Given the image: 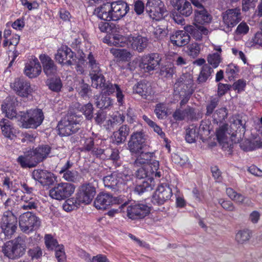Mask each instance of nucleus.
<instances>
[{"mask_svg": "<svg viewBox=\"0 0 262 262\" xmlns=\"http://www.w3.org/2000/svg\"><path fill=\"white\" fill-rule=\"evenodd\" d=\"M241 148L244 151H251L262 147V141L260 140L251 142L249 140L243 141L239 144Z\"/></svg>", "mask_w": 262, "mask_h": 262, "instance_id": "nucleus-43", "label": "nucleus"}, {"mask_svg": "<svg viewBox=\"0 0 262 262\" xmlns=\"http://www.w3.org/2000/svg\"><path fill=\"white\" fill-rule=\"evenodd\" d=\"M55 256L58 262H66V255L64 250V247L60 245L55 249Z\"/></svg>", "mask_w": 262, "mask_h": 262, "instance_id": "nucleus-62", "label": "nucleus"}, {"mask_svg": "<svg viewBox=\"0 0 262 262\" xmlns=\"http://www.w3.org/2000/svg\"><path fill=\"white\" fill-rule=\"evenodd\" d=\"M173 87L174 92L180 95L192 94L194 91L192 76L187 73L183 74L177 79Z\"/></svg>", "mask_w": 262, "mask_h": 262, "instance_id": "nucleus-11", "label": "nucleus"}, {"mask_svg": "<svg viewBox=\"0 0 262 262\" xmlns=\"http://www.w3.org/2000/svg\"><path fill=\"white\" fill-rule=\"evenodd\" d=\"M82 203L79 201V199L77 198H71L67 200L62 205V208L64 210L69 212L77 209L80 203Z\"/></svg>", "mask_w": 262, "mask_h": 262, "instance_id": "nucleus-46", "label": "nucleus"}, {"mask_svg": "<svg viewBox=\"0 0 262 262\" xmlns=\"http://www.w3.org/2000/svg\"><path fill=\"white\" fill-rule=\"evenodd\" d=\"M94 14L97 15L101 19L106 21H113V18L112 16L111 5L109 3L104 4L96 8L94 10Z\"/></svg>", "mask_w": 262, "mask_h": 262, "instance_id": "nucleus-34", "label": "nucleus"}, {"mask_svg": "<svg viewBox=\"0 0 262 262\" xmlns=\"http://www.w3.org/2000/svg\"><path fill=\"white\" fill-rule=\"evenodd\" d=\"M226 193L231 200L239 204H244L247 206L252 205V202L249 198L243 195L241 193H237L231 188L226 189Z\"/></svg>", "mask_w": 262, "mask_h": 262, "instance_id": "nucleus-35", "label": "nucleus"}, {"mask_svg": "<svg viewBox=\"0 0 262 262\" xmlns=\"http://www.w3.org/2000/svg\"><path fill=\"white\" fill-rule=\"evenodd\" d=\"M112 99L106 96L101 95L95 97V104L100 109L108 108L112 105Z\"/></svg>", "mask_w": 262, "mask_h": 262, "instance_id": "nucleus-41", "label": "nucleus"}, {"mask_svg": "<svg viewBox=\"0 0 262 262\" xmlns=\"http://www.w3.org/2000/svg\"><path fill=\"white\" fill-rule=\"evenodd\" d=\"M32 176L35 181H38L42 186L51 185L55 180V177L53 173L40 169L34 170Z\"/></svg>", "mask_w": 262, "mask_h": 262, "instance_id": "nucleus-22", "label": "nucleus"}, {"mask_svg": "<svg viewBox=\"0 0 262 262\" xmlns=\"http://www.w3.org/2000/svg\"><path fill=\"white\" fill-rule=\"evenodd\" d=\"M134 176L128 173V170L123 167L122 169L114 171L103 179L105 187L117 191L122 184H127L133 180Z\"/></svg>", "mask_w": 262, "mask_h": 262, "instance_id": "nucleus-3", "label": "nucleus"}, {"mask_svg": "<svg viewBox=\"0 0 262 262\" xmlns=\"http://www.w3.org/2000/svg\"><path fill=\"white\" fill-rule=\"evenodd\" d=\"M146 138L142 131L134 132L128 141V149L132 154H137L146 146Z\"/></svg>", "mask_w": 262, "mask_h": 262, "instance_id": "nucleus-13", "label": "nucleus"}, {"mask_svg": "<svg viewBox=\"0 0 262 262\" xmlns=\"http://www.w3.org/2000/svg\"><path fill=\"white\" fill-rule=\"evenodd\" d=\"M93 105L90 103L84 105L81 108V111L83 113L86 119L89 120H92L93 118Z\"/></svg>", "mask_w": 262, "mask_h": 262, "instance_id": "nucleus-60", "label": "nucleus"}, {"mask_svg": "<svg viewBox=\"0 0 262 262\" xmlns=\"http://www.w3.org/2000/svg\"><path fill=\"white\" fill-rule=\"evenodd\" d=\"M162 170L159 168V162L154 160L151 162V166L146 168L145 166H141L135 173V177L139 179H144L135 186L134 191L138 194H142L145 192L152 190L155 186L154 178H160L162 176Z\"/></svg>", "mask_w": 262, "mask_h": 262, "instance_id": "nucleus-2", "label": "nucleus"}, {"mask_svg": "<svg viewBox=\"0 0 262 262\" xmlns=\"http://www.w3.org/2000/svg\"><path fill=\"white\" fill-rule=\"evenodd\" d=\"M130 42L134 50H136L138 52H142L147 47L148 39L146 37L138 35L130 37Z\"/></svg>", "mask_w": 262, "mask_h": 262, "instance_id": "nucleus-32", "label": "nucleus"}, {"mask_svg": "<svg viewBox=\"0 0 262 262\" xmlns=\"http://www.w3.org/2000/svg\"><path fill=\"white\" fill-rule=\"evenodd\" d=\"M199 9L195 10L194 16V23L202 25L204 24L209 23L212 19L211 15L204 8L201 3V6H196Z\"/></svg>", "mask_w": 262, "mask_h": 262, "instance_id": "nucleus-31", "label": "nucleus"}, {"mask_svg": "<svg viewBox=\"0 0 262 262\" xmlns=\"http://www.w3.org/2000/svg\"><path fill=\"white\" fill-rule=\"evenodd\" d=\"M11 86L16 93L21 97H27L33 91L30 82L23 78L15 79Z\"/></svg>", "mask_w": 262, "mask_h": 262, "instance_id": "nucleus-20", "label": "nucleus"}, {"mask_svg": "<svg viewBox=\"0 0 262 262\" xmlns=\"http://www.w3.org/2000/svg\"><path fill=\"white\" fill-rule=\"evenodd\" d=\"M145 11L150 18L159 21L167 15V11L161 0H147Z\"/></svg>", "mask_w": 262, "mask_h": 262, "instance_id": "nucleus-8", "label": "nucleus"}, {"mask_svg": "<svg viewBox=\"0 0 262 262\" xmlns=\"http://www.w3.org/2000/svg\"><path fill=\"white\" fill-rule=\"evenodd\" d=\"M138 154L135 161L132 163L134 167H138L148 164V167H149L151 166V162L156 160L154 159L155 157L154 152H143L141 150Z\"/></svg>", "mask_w": 262, "mask_h": 262, "instance_id": "nucleus-26", "label": "nucleus"}, {"mask_svg": "<svg viewBox=\"0 0 262 262\" xmlns=\"http://www.w3.org/2000/svg\"><path fill=\"white\" fill-rule=\"evenodd\" d=\"M23 203L21 208L24 210L36 209L38 207V200L35 196L24 195L21 196Z\"/></svg>", "mask_w": 262, "mask_h": 262, "instance_id": "nucleus-36", "label": "nucleus"}, {"mask_svg": "<svg viewBox=\"0 0 262 262\" xmlns=\"http://www.w3.org/2000/svg\"><path fill=\"white\" fill-rule=\"evenodd\" d=\"M51 149V148L50 146L42 145L31 151L33 158L35 160L37 165L47 159L50 153Z\"/></svg>", "mask_w": 262, "mask_h": 262, "instance_id": "nucleus-30", "label": "nucleus"}, {"mask_svg": "<svg viewBox=\"0 0 262 262\" xmlns=\"http://www.w3.org/2000/svg\"><path fill=\"white\" fill-rule=\"evenodd\" d=\"M230 126L233 130H235L236 133H239L244 135L246 130V120L238 116L234 119Z\"/></svg>", "mask_w": 262, "mask_h": 262, "instance_id": "nucleus-44", "label": "nucleus"}, {"mask_svg": "<svg viewBox=\"0 0 262 262\" xmlns=\"http://www.w3.org/2000/svg\"><path fill=\"white\" fill-rule=\"evenodd\" d=\"M129 133V127L126 125H122L118 130L113 133L112 136L113 143L118 145L123 143L126 140Z\"/></svg>", "mask_w": 262, "mask_h": 262, "instance_id": "nucleus-33", "label": "nucleus"}, {"mask_svg": "<svg viewBox=\"0 0 262 262\" xmlns=\"http://www.w3.org/2000/svg\"><path fill=\"white\" fill-rule=\"evenodd\" d=\"M119 200L108 193H99L94 201V206L98 209L105 210L111 205L118 204Z\"/></svg>", "mask_w": 262, "mask_h": 262, "instance_id": "nucleus-19", "label": "nucleus"}, {"mask_svg": "<svg viewBox=\"0 0 262 262\" xmlns=\"http://www.w3.org/2000/svg\"><path fill=\"white\" fill-rule=\"evenodd\" d=\"M62 177L64 180L73 183L78 182L81 178L79 172L74 169L68 170L62 173Z\"/></svg>", "mask_w": 262, "mask_h": 262, "instance_id": "nucleus-47", "label": "nucleus"}, {"mask_svg": "<svg viewBox=\"0 0 262 262\" xmlns=\"http://www.w3.org/2000/svg\"><path fill=\"white\" fill-rule=\"evenodd\" d=\"M26 249V243L21 237L8 241L3 247L2 251L5 256L10 259H15L21 257Z\"/></svg>", "mask_w": 262, "mask_h": 262, "instance_id": "nucleus-5", "label": "nucleus"}, {"mask_svg": "<svg viewBox=\"0 0 262 262\" xmlns=\"http://www.w3.org/2000/svg\"><path fill=\"white\" fill-rule=\"evenodd\" d=\"M190 35L186 30H178L170 36L171 42L175 46L181 47L188 43Z\"/></svg>", "mask_w": 262, "mask_h": 262, "instance_id": "nucleus-25", "label": "nucleus"}, {"mask_svg": "<svg viewBox=\"0 0 262 262\" xmlns=\"http://www.w3.org/2000/svg\"><path fill=\"white\" fill-rule=\"evenodd\" d=\"M111 53L120 60H127L130 56V53L125 49L113 48Z\"/></svg>", "mask_w": 262, "mask_h": 262, "instance_id": "nucleus-50", "label": "nucleus"}, {"mask_svg": "<svg viewBox=\"0 0 262 262\" xmlns=\"http://www.w3.org/2000/svg\"><path fill=\"white\" fill-rule=\"evenodd\" d=\"M39 59L43 72L48 77H54L57 74V67L50 57L46 54H41Z\"/></svg>", "mask_w": 262, "mask_h": 262, "instance_id": "nucleus-23", "label": "nucleus"}, {"mask_svg": "<svg viewBox=\"0 0 262 262\" xmlns=\"http://www.w3.org/2000/svg\"><path fill=\"white\" fill-rule=\"evenodd\" d=\"M26 249V243L21 237L8 241L3 247L2 251L5 256L10 259H15L21 257Z\"/></svg>", "mask_w": 262, "mask_h": 262, "instance_id": "nucleus-4", "label": "nucleus"}, {"mask_svg": "<svg viewBox=\"0 0 262 262\" xmlns=\"http://www.w3.org/2000/svg\"><path fill=\"white\" fill-rule=\"evenodd\" d=\"M75 53L70 48L63 46L57 50L55 59L60 64L72 66L75 62Z\"/></svg>", "mask_w": 262, "mask_h": 262, "instance_id": "nucleus-16", "label": "nucleus"}, {"mask_svg": "<svg viewBox=\"0 0 262 262\" xmlns=\"http://www.w3.org/2000/svg\"><path fill=\"white\" fill-rule=\"evenodd\" d=\"M172 195L171 188L166 184H162L156 189L152 195L151 202L158 206L164 204Z\"/></svg>", "mask_w": 262, "mask_h": 262, "instance_id": "nucleus-14", "label": "nucleus"}, {"mask_svg": "<svg viewBox=\"0 0 262 262\" xmlns=\"http://www.w3.org/2000/svg\"><path fill=\"white\" fill-rule=\"evenodd\" d=\"M87 64L89 68H90V76L92 81V86L97 89L104 91L105 93L108 95L115 93L119 105H123L124 95L123 94V90L120 85L118 84L112 83L109 81L106 82L105 77L100 68L99 63L91 52L89 53L87 57Z\"/></svg>", "mask_w": 262, "mask_h": 262, "instance_id": "nucleus-1", "label": "nucleus"}, {"mask_svg": "<svg viewBox=\"0 0 262 262\" xmlns=\"http://www.w3.org/2000/svg\"><path fill=\"white\" fill-rule=\"evenodd\" d=\"M75 186L69 183L61 182L57 184L49 191L50 196L57 200H63L70 197L74 192Z\"/></svg>", "mask_w": 262, "mask_h": 262, "instance_id": "nucleus-10", "label": "nucleus"}, {"mask_svg": "<svg viewBox=\"0 0 262 262\" xmlns=\"http://www.w3.org/2000/svg\"><path fill=\"white\" fill-rule=\"evenodd\" d=\"M81 117L75 114H68L58 123L57 127L61 136H69L80 129Z\"/></svg>", "mask_w": 262, "mask_h": 262, "instance_id": "nucleus-6", "label": "nucleus"}, {"mask_svg": "<svg viewBox=\"0 0 262 262\" xmlns=\"http://www.w3.org/2000/svg\"><path fill=\"white\" fill-rule=\"evenodd\" d=\"M188 34H190L196 40H200L202 35H207L208 30L203 26L193 23V25H187L184 28Z\"/></svg>", "mask_w": 262, "mask_h": 262, "instance_id": "nucleus-27", "label": "nucleus"}, {"mask_svg": "<svg viewBox=\"0 0 262 262\" xmlns=\"http://www.w3.org/2000/svg\"><path fill=\"white\" fill-rule=\"evenodd\" d=\"M222 58L219 53L210 54L207 57L208 63L212 66L213 68H217L222 61Z\"/></svg>", "mask_w": 262, "mask_h": 262, "instance_id": "nucleus-54", "label": "nucleus"}, {"mask_svg": "<svg viewBox=\"0 0 262 262\" xmlns=\"http://www.w3.org/2000/svg\"><path fill=\"white\" fill-rule=\"evenodd\" d=\"M198 136V131L196 127L191 126L186 129L185 140L187 142L192 143L195 142Z\"/></svg>", "mask_w": 262, "mask_h": 262, "instance_id": "nucleus-49", "label": "nucleus"}, {"mask_svg": "<svg viewBox=\"0 0 262 262\" xmlns=\"http://www.w3.org/2000/svg\"><path fill=\"white\" fill-rule=\"evenodd\" d=\"M161 60L157 53L147 54L141 58L139 66L144 72H150L158 68Z\"/></svg>", "mask_w": 262, "mask_h": 262, "instance_id": "nucleus-15", "label": "nucleus"}, {"mask_svg": "<svg viewBox=\"0 0 262 262\" xmlns=\"http://www.w3.org/2000/svg\"><path fill=\"white\" fill-rule=\"evenodd\" d=\"M106 158L110 159L114 161H117L120 158L119 150L117 149H106Z\"/></svg>", "mask_w": 262, "mask_h": 262, "instance_id": "nucleus-64", "label": "nucleus"}, {"mask_svg": "<svg viewBox=\"0 0 262 262\" xmlns=\"http://www.w3.org/2000/svg\"><path fill=\"white\" fill-rule=\"evenodd\" d=\"M219 103L218 98H211L208 103L206 105V112L205 115L210 116L213 115L215 108L217 107Z\"/></svg>", "mask_w": 262, "mask_h": 262, "instance_id": "nucleus-55", "label": "nucleus"}, {"mask_svg": "<svg viewBox=\"0 0 262 262\" xmlns=\"http://www.w3.org/2000/svg\"><path fill=\"white\" fill-rule=\"evenodd\" d=\"M17 163L23 168H32L37 165L36 162L33 156L32 153L30 154H25L19 156L16 159Z\"/></svg>", "mask_w": 262, "mask_h": 262, "instance_id": "nucleus-37", "label": "nucleus"}, {"mask_svg": "<svg viewBox=\"0 0 262 262\" xmlns=\"http://www.w3.org/2000/svg\"><path fill=\"white\" fill-rule=\"evenodd\" d=\"M41 72V67L36 58L27 63L24 69L25 74L30 78L37 77Z\"/></svg>", "mask_w": 262, "mask_h": 262, "instance_id": "nucleus-29", "label": "nucleus"}, {"mask_svg": "<svg viewBox=\"0 0 262 262\" xmlns=\"http://www.w3.org/2000/svg\"><path fill=\"white\" fill-rule=\"evenodd\" d=\"M45 243L46 247L49 250H55L57 246H60L57 240L53 237L51 234H46L45 236Z\"/></svg>", "mask_w": 262, "mask_h": 262, "instance_id": "nucleus-58", "label": "nucleus"}, {"mask_svg": "<svg viewBox=\"0 0 262 262\" xmlns=\"http://www.w3.org/2000/svg\"><path fill=\"white\" fill-rule=\"evenodd\" d=\"M200 50V45L198 43L194 42L187 46V52L190 56L195 58L199 55Z\"/></svg>", "mask_w": 262, "mask_h": 262, "instance_id": "nucleus-59", "label": "nucleus"}, {"mask_svg": "<svg viewBox=\"0 0 262 262\" xmlns=\"http://www.w3.org/2000/svg\"><path fill=\"white\" fill-rule=\"evenodd\" d=\"M149 212V207L143 204L133 203L127 208V215L132 220L142 219Z\"/></svg>", "mask_w": 262, "mask_h": 262, "instance_id": "nucleus-17", "label": "nucleus"}, {"mask_svg": "<svg viewBox=\"0 0 262 262\" xmlns=\"http://www.w3.org/2000/svg\"><path fill=\"white\" fill-rule=\"evenodd\" d=\"M17 217L12 211L8 210L5 212L2 218L1 228L6 237L11 238L17 228Z\"/></svg>", "mask_w": 262, "mask_h": 262, "instance_id": "nucleus-12", "label": "nucleus"}, {"mask_svg": "<svg viewBox=\"0 0 262 262\" xmlns=\"http://www.w3.org/2000/svg\"><path fill=\"white\" fill-rule=\"evenodd\" d=\"M252 236V232L249 229H243L237 232L235 235L236 241L240 244L247 243Z\"/></svg>", "mask_w": 262, "mask_h": 262, "instance_id": "nucleus-45", "label": "nucleus"}, {"mask_svg": "<svg viewBox=\"0 0 262 262\" xmlns=\"http://www.w3.org/2000/svg\"><path fill=\"white\" fill-rule=\"evenodd\" d=\"M178 11L182 15L189 16L192 12L191 5L186 0H182Z\"/></svg>", "mask_w": 262, "mask_h": 262, "instance_id": "nucleus-48", "label": "nucleus"}, {"mask_svg": "<svg viewBox=\"0 0 262 262\" xmlns=\"http://www.w3.org/2000/svg\"><path fill=\"white\" fill-rule=\"evenodd\" d=\"M155 113L159 119H163L166 117L167 112L166 107L163 103H158L156 105L155 109Z\"/></svg>", "mask_w": 262, "mask_h": 262, "instance_id": "nucleus-61", "label": "nucleus"}, {"mask_svg": "<svg viewBox=\"0 0 262 262\" xmlns=\"http://www.w3.org/2000/svg\"><path fill=\"white\" fill-rule=\"evenodd\" d=\"M44 119L43 112L40 109L30 110L21 115L20 121L26 128H36Z\"/></svg>", "mask_w": 262, "mask_h": 262, "instance_id": "nucleus-9", "label": "nucleus"}, {"mask_svg": "<svg viewBox=\"0 0 262 262\" xmlns=\"http://www.w3.org/2000/svg\"><path fill=\"white\" fill-rule=\"evenodd\" d=\"M40 224V219L30 211L24 213L19 217L20 229L26 233H29L38 229Z\"/></svg>", "mask_w": 262, "mask_h": 262, "instance_id": "nucleus-7", "label": "nucleus"}, {"mask_svg": "<svg viewBox=\"0 0 262 262\" xmlns=\"http://www.w3.org/2000/svg\"><path fill=\"white\" fill-rule=\"evenodd\" d=\"M126 37L121 35L115 34L110 38L109 43L116 47H124L126 45Z\"/></svg>", "mask_w": 262, "mask_h": 262, "instance_id": "nucleus-51", "label": "nucleus"}, {"mask_svg": "<svg viewBox=\"0 0 262 262\" xmlns=\"http://www.w3.org/2000/svg\"><path fill=\"white\" fill-rule=\"evenodd\" d=\"M96 194V188L91 183L84 184L79 188L77 197L82 203L89 204Z\"/></svg>", "mask_w": 262, "mask_h": 262, "instance_id": "nucleus-21", "label": "nucleus"}, {"mask_svg": "<svg viewBox=\"0 0 262 262\" xmlns=\"http://www.w3.org/2000/svg\"><path fill=\"white\" fill-rule=\"evenodd\" d=\"M125 116L122 115L114 116L107 120L104 124V128L108 131H111L119 124L124 122Z\"/></svg>", "mask_w": 262, "mask_h": 262, "instance_id": "nucleus-42", "label": "nucleus"}, {"mask_svg": "<svg viewBox=\"0 0 262 262\" xmlns=\"http://www.w3.org/2000/svg\"><path fill=\"white\" fill-rule=\"evenodd\" d=\"M0 126L3 135L11 140L13 139L15 130L12 125L10 121L6 119H3L0 121Z\"/></svg>", "mask_w": 262, "mask_h": 262, "instance_id": "nucleus-38", "label": "nucleus"}, {"mask_svg": "<svg viewBox=\"0 0 262 262\" xmlns=\"http://www.w3.org/2000/svg\"><path fill=\"white\" fill-rule=\"evenodd\" d=\"M45 82L49 89L54 92H59L62 87V83L60 78L56 76L48 78Z\"/></svg>", "mask_w": 262, "mask_h": 262, "instance_id": "nucleus-39", "label": "nucleus"}, {"mask_svg": "<svg viewBox=\"0 0 262 262\" xmlns=\"http://www.w3.org/2000/svg\"><path fill=\"white\" fill-rule=\"evenodd\" d=\"M168 30L166 26H157L154 31V35L157 39H161L168 34Z\"/></svg>", "mask_w": 262, "mask_h": 262, "instance_id": "nucleus-56", "label": "nucleus"}, {"mask_svg": "<svg viewBox=\"0 0 262 262\" xmlns=\"http://www.w3.org/2000/svg\"><path fill=\"white\" fill-rule=\"evenodd\" d=\"M110 5L113 21L121 19L126 15L129 10L128 5L123 1L113 2Z\"/></svg>", "mask_w": 262, "mask_h": 262, "instance_id": "nucleus-18", "label": "nucleus"}, {"mask_svg": "<svg viewBox=\"0 0 262 262\" xmlns=\"http://www.w3.org/2000/svg\"><path fill=\"white\" fill-rule=\"evenodd\" d=\"M213 69L208 64H204L201 68L196 82L198 84H202L207 81L213 73Z\"/></svg>", "mask_w": 262, "mask_h": 262, "instance_id": "nucleus-40", "label": "nucleus"}, {"mask_svg": "<svg viewBox=\"0 0 262 262\" xmlns=\"http://www.w3.org/2000/svg\"><path fill=\"white\" fill-rule=\"evenodd\" d=\"M3 186L7 188V190H10L14 192H16L18 188V184L16 180H12L8 177L4 178L3 180Z\"/></svg>", "mask_w": 262, "mask_h": 262, "instance_id": "nucleus-52", "label": "nucleus"}, {"mask_svg": "<svg viewBox=\"0 0 262 262\" xmlns=\"http://www.w3.org/2000/svg\"><path fill=\"white\" fill-rule=\"evenodd\" d=\"M241 19V10L238 8L228 9L223 14V21L228 28L234 27Z\"/></svg>", "mask_w": 262, "mask_h": 262, "instance_id": "nucleus-24", "label": "nucleus"}, {"mask_svg": "<svg viewBox=\"0 0 262 262\" xmlns=\"http://www.w3.org/2000/svg\"><path fill=\"white\" fill-rule=\"evenodd\" d=\"M176 73V68L172 64H169L161 68L160 74L166 78L172 77Z\"/></svg>", "mask_w": 262, "mask_h": 262, "instance_id": "nucleus-57", "label": "nucleus"}, {"mask_svg": "<svg viewBox=\"0 0 262 262\" xmlns=\"http://www.w3.org/2000/svg\"><path fill=\"white\" fill-rule=\"evenodd\" d=\"M133 92L139 94L144 99L153 94L150 83L146 80L141 81L135 84L133 87Z\"/></svg>", "mask_w": 262, "mask_h": 262, "instance_id": "nucleus-28", "label": "nucleus"}, {"mask_svg": "<svg viewBox=\"0 0 262 262\" xmlns=\"http://www.w3.org/2000/svg\"><path fill=\"white\" fill-rule=\"evenodd\" d=\"M76 90L78 94L83 98L89 97V94L91 92V88L90 85L85 83L82 80L79 82L76 87Z\"/></svg>", "mask_w": 262, "mask_h": 262, "instance_id": "nucleus-53", "label": "nucleus"}, {"mask_svg": "<svg viewBox=\"0 0 262 262\" xmlns=\"http://www.w3.org/2000/svg\"><path fill=\"white\" fill-rule=\"evenodd\" d=\"M42 251L40 247L37 246L33 247L28 251V254L32 259H38L42 256Z\"/></svg>", "mask_w": 262, "mask_h": 262, "instance_id": "nucleus-63", "label": "nucleus"}]
</instances>
